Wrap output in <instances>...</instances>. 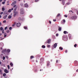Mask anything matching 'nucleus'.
Returning a JSON list of instances; mask_svg holds the SVG:
<instances>
[{
	"instance_id": "0eeeda50",
	"label": "nucleus",
	"mask_w": 78,
	"mask_h": 78,
	"mask_svg": "<svg viewBox=\"0 0 78 78\" xmlns=\"http://www.w3.org/2000/svg\"><path fill=\"white\" fill-rule=\"evenodd\" d=\"M65 22H66V20H63V21L61 22V24H64V23H65Z\"/></svg>"
},
{
	"instance_id": "3c124183",
	"label": "nucleus",
	"mask_w": 78,
	"mask_h": 78,
	"mask_svg": "<svg viewBox=\"0 0 78 78\" xmlns=\"http://www.w3.org/2000/svg\"><path fill=\"white\" fill-rule=\"evenodd\" d=\"M49 23H50V24H51V22L50 21H49Z\"/></svg>"
},
{
	"instance_id": "dca6fc26",
	"label": "nucleus",
	"mask_w": 78,
	"mask_h": 78,
	"mask_svg": "<svg viewBox=\"0 0 78 78\" xmlns=\"http://www.w3.org/2000/svg\"><path fill=\"white\" fill-rule=\"evenodd\" d=\"M59 49L60 50H63V48L61 47H60L59 48Z\"/></svg>"
},
{
	"instance_id": "c756f323",
	"label": "nucleus",
	"mask_w": 78,
	"mask_h": 78,
	"mask_svg": "<svg viewBox=\"0 0 78 78\" xmlns=\"http://www.w3.org/2000/svg\"><path fill=\"white\" fill-rule=\"evenodd\" d=\"M24 28L25 29V30H27V27H24Z\"/></svg>"
},
{
	"instance_id": "f03ea898",
	"label": "nucleus",
	"mask_w": 78,
	"mask_h": 78,
	"mask_svg": "<svg viewBox=\"0 0 78 78\" xmlns=\"http://www.w3.org/2000/svg\"><path fill=\"white\" fill-rule=\"evenodd\" d=\"M20 25H21V24L19 23H18L16 24V26L18 27H19Z\"/></svg>"
},
{
	"instance_id": "412c9836",
	"label": "nucleus",
	"mask_w": 78,
	"mask_h": 78,
	"mask_svg": "<svg viewBox=\"0 0 78 78\" xmlns=\"http://www.w3.org/2000/svg\"><path fill=\"white\" fill-rule=\"evenodd\" d=\"M68 36H69V38H71V36H72V35H71V34H69L68 35Z\"/></svg>"
},
{
	"instance_id": "37998d69",
	"label": "nucleus",
	"mask_w": 78,
	"mask_h": 78,
	"mask_svg": "<svg viewBox=\"0 0 78 78\" xmlns=\"http://www.w3.org/2000/svg\"><path fill=\"white\" fill-rule=\"evenodd\" d=\"M35 2H37L38 1H39V0H35Z\"/></svg>"
},
{
	"instance_id": "423d86ee",
	"label": "nucleus",
	"mask_w": 78,
	"mask_h": 78,
	"mask_svg": "<svg viewBox=\"0 0 78 78\" xmlns=\"http://www.w3.org/2000/svg\"><path fill=\"white\" fill-rule=\"evenodd\" d=\"M24 6L26 8H28V5L27 4H25Z\"/></svg>"
},
{
	"instance_id": "a211bd4d",
	"label": "nucleus",
	"mask_w": 78,
	"mask_h": 78,
	"mask_svg": "<svg viewBox=\"0 0 78 78\" xmlns=\"http://www.w3.org/2000/svg\"><path fill=\"white\" fill-rule=\"evenodd\" d=\"M0 30L1 31H2V30H3V27H1L0 28Z\"/></svg>"
},
{
	"instance_id": "5fc2aeb1",
	"label": "nucleus",
	"mask_w": 78,
	"mask_h": 78,
	"mask_svg": "<svg viewBox=\"0 0 78 78\" xmlns=\"http://www.w3.org/2000/svg\"><path fill=\"white\" fill-rule=\"evenodd\" d=\"M16 5H14V6H13V8H15V7H16Z\"/></svg>"
},
{
	"instance_id": "bf43d9fd",
	"label": "nucleus",
	"mask_w": 78,
	"mask_h": 78,
	"mask_svg": "<svg viewBox=\"0 0 78 78\" xmlns=\"http://www.w3.org/2000/svg\"><path fill=\"white\" fill-rule=\"evenodd\" d=\"M1 25H2V23H1V22H0V26H1Z\"/></svg>"
},
{
	"instance_id": "39448f33",
	"label": "nucleus",
	"mask_w": 78,
	"mask_h": 78,
	"mask_svg": "<svg viewBox=\"0 0 78 78\" xmlns=\"http://www.w3.org/2000/svg\"><path fill=\"white\" fill-rule=\"evenodd\" d=\"M18 14V12H14V17H15L17 15V14Z\"/></svg>"
},
{
	"instance_id": "4be33fe9",
	"label": "nucleus",
	"mask_w": 78,
	"mask_h": 78,
	"mask_svg": "<svg viewBox=\"0 0 78 78\" xmlns=\"http://www.w3.org/2000/svg\"><path fill=\"white\" fill-rule=\"evenodd\" d=\"M12 16H11L10 15L8 16V19H11Z\"/></svg>"
},
{
	"instance_id": "13d9d810",
	"label": "nucleus",
	"mask_w": 78,
	"mask_h": 78,
	"mask_svg": "<svg viewBox=\"0 0 78 78\" xmlns=\"http://www.w3.org/2000/svg\"><path fill=\"white\" fill-rule=\"evenodd\" d=\"M2 70L1 69H0V73H2Z\"/></svg>"
},
{
	"instance_id": "4468645a",
	"label": "nucleus",
	"mask_w": 78,
	"mask_h": 78,
	"mask_svg": "<svg viewBox=\"0 0 78 78\" xmlns=\"http://www.w3.org/2000/svg\"><path fill=\"white\" fill-rule=\"evenodd\" d=\"M63 33L64 34H66V33H67V34H68L67 32V31H65L63 32Z\"/></svg>"
},
{
	"instance_id": "ea45409f",
	"label": "nucleus",
	"mask_w": 78,
	"mask_h": 78,
	"mask_svg": "<svg viewBox=\"0 0 78 78\" xmlns=\"http://www.w3.org/2000/svg\"><path fill=\"white\" fill-rule=\"evenodd\" d=\"M2 33L3 34V33H5V32H4V30H3L2 31Z\"/></svg>"
},
{
	"instance_id": "72a5a7b5",
	"label": "nucleus",
	"mask_w": 78,
	"mask_h": 78,
	"mask_svg": "<svg viewBox=\"0 0 78 78\" xmlns=\"http://www.w3.org/2000/svg\"><path fill=\"white\" fill-rule=\"evenodd\" d=\"M6 20H5L3 22V23H6Z\"/></svg>"
},
{
	"instance_id": "680f3d73",
	"label": "nucleus",
	"mask_w": 78,
	"mask_h": 78,
	"mask_svg": "<svg viewBox=\"0 0 78 78\" xmlns=\"http://www.w3.org/2000/svg\"><path fill=\"white\" fill-rule=\"evenodd\" d=\"M11 10H13V8H12L11 9Z\"/></svg>"
},
{
	"instance_id": "2eb2a0df",
	"label": "nucleus",
	"mask_w": 78,
	"mask_h": 78,
	"mask_svg": "<svg viewBox=\"0 0 78 78\" xmlns=\"http://www.w3.org/2000/svg\"><path fill=\"white\" fill-rule=\"evenodd\" d=\"M10 49H8L7 50V51L8 53H9L10 52Z\"/></svg>"
},
{
	"instance_id": "c9c22d12",
	"label": "nucleus",
	"mask_w": 78,
	"mask_h": 78,
	"mask_svg": "<svg viewBox=\"0 0 78 78\" xmlns=\"http://www.w3.org/2000/svg\"><path fill=\"white\" fill-rule=\"evenodd\" d=\"M3 60H5V57H3Z\"/></svg>"
},
{
	"instance_id": "864d4df0",
	"label": "nucleus",
	"mask_w": 78,
	"mask_h": 78,
	"mask_svg": "<svg viewBox=\"0 0 78 78\" xmlns=\"http://www.w3.org/2000/svg\"><path fill=\"white\" fill-rule=\"evenodd\" d=\"M65 52V53H67V50H66Z\"/></svg>"
},
{
	"instance_id": "20e7f679",
	"label": "nucleus",
	"mask_w": 78,
	"mask_h": 78,
	"mask_svg": "<svg viewBox=\"0 0 78 78\" xmlns=\"http://www.w3.org/2000/svg\"><path fill=\"white\" fill-rule=\"evenodd\" d=\"M16 1H15L13 2L11 4L12 6H13V5H15V4L16 3Z\"/></svg>"
},
{
	"instance_id": "c03bdc74",
	"label": "nucleus",
	"mask_w": 78,
	"mask_h": 78,
	"mask_svg": "<svg viewBox=\"0 0 78 78\" xmlns=\"http://www.w3.org/2000/svg\"><path fill=\"white\" fill-rule=\"evenodd\" d=\"M65 1L64 0H62V2H65Z\"/></svg>"
},
{
	"instance_id": "58836bf2",
	"label": "nucleus",
	"mask_w": 78,
	"mask_h": 78,
	"mask_svg": "<svg viewBox=\"0 0 78 78\" xmlns=\"http://www.w3.org/2000/svg\"><path fill=\"white\" fill-rule=\"evenodd\" d=\"M62 4L63 5H65V2H62Z\"/></svg>"
},
{
	"instance_id": "bb28decb",
	"label": "nucleus",
	"mask_w": 78,
	"mask_h": 78,
	"mask_svg": "<svg viewBox=\"0 0 78 78\" xmlns=\"http://www.w3.org/2000/svg\"><path fill=\"white\" fill-rule=\"evenodd\" d=\"M47 47H48V48H50V45L49 44H48L47 45Z\"/></svg>"
},
{
	"instance_id": "9b49d317",
	"label": "nucleus",
	"mask_w": 78,
	"mask_h": 78,
	"mask_svg": "<svg viewBox=\"0 0 78 78\" xmlns=\"http://www.w3.org/2000/svg\"><path fill=\"white\" fill-rule=\"evenodd\" d=\"M50 64V62L49 61H48L47 62V66H48Z\"/></svg>"
},
{
	"instance_id": "ddd939ff",
	"label": "nucleus",
	"mask_w": 78,
	"mask_h": 78,
	"mask_svg": "<svg viewBox=\"0 0 78 78\" xmlns=\"http://www.w3.org/2000/svg\"><path fill=\"white\" fill-rule=\"evenodd\" d=\"M58 31H61V27H59V26H58Z\"/></svg>"
},
{
	"instance_id": "f257e3e1",
	"label": "nucleus",
	"mask_w": 78,
	"mask_h": 78,
	"mask_svg": "<svg viewBox=\"0 0 78 78\" xmlns=\"http://www.w3.org/2000/svg\"><path fill=\"white\" fill-rule=\"evenodd\" d=\"M21 14H24V12H23V9H21V12H20Z\"/></svg>"
},
{
	"instance_id": "a18cd8bd",
	"label": "nucleus",
	"mask_w": 78,
	"mask_h": 78,
	"mask_svg": "<svg viewBox=\"0 0 78 78\" xmlns=\"http://www.w3.org/2000/svg\"><path fill=\"white\" fill-rule=\"evenodd\" d=\"M6 58H7V59H8V56H5Z\"/></svg>"
},
{
	"instance_id": "774afa93",
	"label": "nucleus",
	"mask_w": 78,
	"mask_h": 78,
	"mask_svg": "<svg viewBox=\"0 0 78 78\" xmlns=\"http://www.w3.org/2000/svg\"><path fill=\"white\" fill-rule=\"evenodd\" d=\"M77 14L78 15V11L77 12Z\"/></svg>"
},
{
	"instance_id": "052dcab7",
	"label": "nucleus",
	"mask_w": 78,
	"mask_h": 78,
	"mask_svg": "<svg viewBox=\"0 0 78 78\" xmlns=\"http://www.w3.org/2000/svg\"><path fill=\"white\" fill-rule=\"evenodd\" d=\"M76 72H78V69H77V70H76Z\"/></svg>"
},
{
	"instance_id": "5701e85b",
	"label": "nucleus",
	"mask_w": 78,
	"mask_h": 78,
	"mask_svg": "<svg viewBox=\"0 0 78 78\" xmlns=\"http://www.w3.org/2000/svg\"><path fill=\"white\" fill-rule=\"evenodd\" d=\"M17 7H16L15 9H14V11H16V10L17 9Z\"/></svg>"
},
{
	"instance_id": "b1692460",
	"label": "nucleus",
	"mask_w": 78,
	"mask_h": 78,
	"mask_svg": "<svg viewBox=\"0 0 78 78\" xmlns=\"http://www.w3.org/2000/svg\"><path fill=\"white\" fill-rule=\"evenodd\" d=\"M10 66H11L12 67V66H13V64H12V63H10Z\"/></svg>"
},
{
	"instance_id": "7ed1b4c3",
	"label": "nucleus",
	"mask_w": 78,
	"mask_h": 78,
	"mask_svg": "<svg viewBox=\"0 0 78 78\" xmlns=\"http://www.w3.org/2000/svg\"><path fill=\"white\" fill-rule=\"evenodd\" d=\"M76 18V16H74L71 17V19H75Z\"/></svg>"
},
{
	"instance_id": "a19ab883",
	"label": "nucleus",
	"mask_w": 78,
	"mask_h": 78,
	"mask_svg": "<svg viewBox=\"0 0 78 78\" xmlns=\"http://www.w3.org/2000/svg\"><path fill=\"white\" fill-rule=\"evenodd\" d=\"M69 4H70V3L69 2H68V3H66V5H69Z\"/></svg>"
},
{
	"instance_id": "f3484780",
	"label": "nucleus",
	"mask_w": 78,
	"mask_h": 78,
	"mask_svg": "<svg viewBox=\"0 0 78 78\" xmlns=\"http://www.w3.org/2000/svg\"><path fill=\"white\" fill-rule=\"evenodd\" d=\"M41 47L43 48H45V46L44 45H43Z\"/></svg>"
},
{
	"instance_id": "7c9ffc66",
	"label": "nucleus",
	"mask_w": 78,
	"mask_h": 78,
	"mask_svg": "<svg viewBox=\"0 0 78 78\" xmlns=\"http://www.w3.org/2000/svg\"><path fill=\"white\" fill-rule=\"evenodd\" d=\"M5 2H6V1H4V2H2V4H3V5H4V4H5Z\"/></svg>"
},
{
	"instance_id": "e433bc0d",
	"label": "nucleus",
	"mask_w": 78,
	"mask_h": 78,
	"mask_svg": "<svg viewBox=\"0 0 78 78\" xmlns=\"http://www.w3.org/2000/svg\"><path fill=\"white\" fill-rule=\"evenodd\" d=\"M77 45L76 44H75L74 45V47H76Z\"/></svg>"
},
{
	"instance_id": "4d7b16f0",
	"label": "nucleus",
	"mask_w": 78,
	"mask_h": 78,
	"mask_svg": "<svg viewBox=\"0 0 78 78\" xmlns=\"http://www.w3.org/2000/svg\"><path fill=\"white\" fill-rule=\"evenodd\" d=\"M7 27H5V30H6V29H7Z\"/></svg>"
},
{
	"instance_id": "0e129e2a",
	"label": "nucleus",
	"mask_w": 78,
	"mask_h": 78,
	"mask_svg": "<svg viewBox=\"0 0 78 78\" xmlns=\"http://www.w3.org/2000/svg\"><path fill=\"white\" fill-rule=\"evenodd\" d=\"M56 62H58V60H57L56 61Z\"/></svg>"
},
{
	"instance_id": "473e14b6",
	"label": "nucleus",
	"mask_w": 78,
	"mask_h": 78,
	"mask_svg": "<svg viewBox=\"0 0 78 78\" xmlns=\"http://www.w3.org/2000/svg\"><path fill=\"white\" fill-rule=\"evenodd\" d=\"M12 29V27H10L9 28V30H11Z\"/></svg>"
},
{
	"instance_id": "1a4fd4ad",
	"label": "nucleus",
	"mask_w": 78,
	"mask_h": 78,
	"mask_svg": "<svg viewBox=\"0 0 78 78\" xmlns=\"http://www.w3.org/2000/svg\"><path fill=\"white\" fill-rule=\"evenodd\" d=\"M57 47V43H55L54 45V48H56Z\"/></svg>"
},
{
	"instance_id": "338daca9",
	"label": "nucleus",
	"mask_w": 78,
	"mask_h": 78,
	"mask_svg": "<svg viewBox=\"0 0 78 78\" xmlns=\"http://www.w3.org/2000/svg\"><path fill=\"white\" fill-rule=\"evenodd\" d=\"M2 34H0V36H2Z\"/></svg>"
},
{
	"instance_id": "6e6552de",
	"label": "nucleus",
	"mask_w": 78,
	"mask_h": 78,
	"mask_svg": "<svg viewBox=\"0 0 78 78\" xmlns=\"http://www.w3.org/2000/svg\"><path fill=\"white\" fill-rule=\"evenodd\" d=\"M51 42V39H49L48 40V44H50Z\"/></svg>"
},
{
	"instance_id": "e2e57ef3",
	"label": "nucleus",
	"mask_w": 78,
	"mask_h": 78,
	"mask_svg": "<svg viewBox=\"0 0 78 78\" xmlns=\"http://www.w3.org/2000/svg\"><path fill=\"white\" fill-rule=\"evenodd\" d=\"M9 1H8L7 2V3H9Z\"/></svg>"
},
{
	"instance_id": "393cba45",
	"label": "nucleus",
	"mask_w": 78,
	"mask_h": 78,
	"mask_svg": "<svg viewBox=\"0 0 78 78\" xmlns=\"http://www.w3.org/2000/svg\"><path fill=\"white\" fill-rule=\"evenodd\" d=\"M33 58H34V56H30V59H33Z\"/></svg>"
},
{
	"instance_id": "a878e982",
	"label": "nucleus",
	"mask_w": 78,
	"mask_h": 78,
	"mask_svg": "<svg viewBox=\"0 0 78 78\" xmlns=\"http://www.w3.org/2000/svg\"><path fill=\"white\" fill-rule=\"evenodd\" d=\"M60 13L58 14L57 15V17H59V16H60Z\"/></svg>"
},
{
	"instance_id": "c85d7f7f",
	"label": "nucleus",
	"mask_w": 78,
	"mask_h": 78,
	"mask_svg": "<svg viewBox=\"0 0 78 78\" xmlns=\"http://www.w3.org/2000/svg\"><path fill=\"white\" fill-rule=\"evenodd\" d=\"M3 76H6V73H3Z\"/></svg>"
},
{
	"instance_id": "69168bd1",
	"label": "nucleus",
	"mask_w": 78,
	"mask_h": 78,
	"mask_svg": "<svg viewBox=\"0 0 78 78\" xmlns=\"http://www.w3.org/2000/svg\"><path fill=\"white\" fill-rule=\"evenodd\" d=\"M0 18H2V16L0 15Z\"/></svg>"
},
{
	"instance_id": "8fccbe9b",
	"label": "nucleus",
	"mask_w": 78,
	"mask_h": 78,
	"mask_svg": "<svg viewBox=\"0 0 78 78\" xmlns=\"http://www.w3.org/2000/svg\"><path fill=\"white\" fill-rule=\"evenodd\" d=\"M69 12H72L73 13V11H72V10H69Z\"/></svg>"
},
{
	"instance_id": "79ce46f5",
	"label": "nucleus",
	"mask_w": 78,
	"mask_h": 78,
	"mask_svg": "<svg viewBox=\"0 0 78 78\" xmlns=\"http://www.w3.org/2000/svg\"><path fill=\"white\" fill-rule=\"evenodd\" d=\"M7 67H8V69H9V65H8L7 66Z\"/></svg>"
},
{
	"instance_id": "6ab92c4d",
	"label": "nucleus",
	"mask_w": 78,
	"mask_h": 78,
	"mask_svg": "<svg viewBox=\"0 0 78 78\" xmlns=\"http://www.w3.org/2000/svg\"><path fill=\"white\" fill-rule=\"evenodd\" d=\"M18 20H22V19L21 18V17H19L18 19Z\"/></svg>"
},
{
	"instance_id": "49530a36",
	"label": "nucleus",
	"mask_w": 78,
	"mask_h": 78,
	"mask_svg": "<svg viewBox=\"0 0 78 78\" xmlns=\"http://www.w3.org/2000/svg\"><path fill=\"white\" fill-rule=\"evenodd\" d=\"M6 32H7L8 33H9V30H7V31H6Z\"/></svg>"
},
{
	"instance_id": "f704fd0d",
	"label": "nucleus",
	"mask_w": 78,
	"mask_h": 78,
	"mask_svg": "<svg viewBox=\"0 0 78 78\" xmlns=\"http://www.w3.org/2000/svg\"><path fill=\"white\" fill-rule=\"evenodd\" d=\"M2 11H5V8H2Z\"/></svg>"
},
{
	"instance_id": "2f4dec72",
	"label": "nucleus",
	"mask_w": 78,
	"mask_h": 78,
	"mask_svg": "<svg viewBox=\"0 0 78 78\" xmlns=\"http://www.w3.org/2000/svg\"><path fill=\"white\" fill-rule=\"evenodd\" d=\"M3 51H4V52H6V51H6V49H5L4 50H3Z\"/></svg>"
},
{
	"instance_id": "4c0bfd02",
	"label": "nucleus",
	"mask_w": 78,
	"mask_h": 78,
	"mask_svg": "<svg viewBox=\"0 0 78 78\" xmlns=\"http://www.w3.org/2000/svg\"><path fill=\"white\" fill-rule=\"evenodd\" d=\"M5 34H6V33H5L4 34V37H6V35Z\"/></svg>"
},
{
	"instance_id": "aec40b11",
	"label": "nucleus",
	"mask_w": 78,
	"mask_h": 78,
	"mask_svg": "<svg viewBox=\"0 0 78 78\" xmlns=\"http://www.w3.org/2000/svg\"><path fill=\"white\" fill-rule=\"evenodd\" d=\"M16 24V22H15L14 24L12 25V27H14V26H15Z\"/></svg>"
},
{
	"instance_id": "09e8293b",
	"label": "nucleus",
	"mask_w": 78,
	"mask_h": 78,
	"mask_svg": "<svg viewBox=\"0 0 78 78\" xmlns=\"http://www.w3.org/2000/svg\"><path fill=\"white\" fill-rule=\"evenodd\" d=\"M3 12H1L0 13L1 15H2V14H3Z\"/></svg>"
},
{
	"instance_id": "603ef678",
	"label": "nucleus",
	"mask_w": 78,
	"mask_h": 78,
	"mask_svg": "<svg viewBox=\"0 0 78 78\" xmlns=\"http://www.w3.org/2000/svg\"><path fill=\"white\" fill-rule=\"evenodd\" d=\"M65 17H67V15H65Z\"/></svg>"
},
{
	"instance_id": "9d476101",
	"label": "nucleus",
	"mask_w": 78,
	"mask_h": 78,
	"mask_svg": "<svg viewBox=\"0 0 78 78\" xmlns=\"http://www.w3.org/2000/svg\"><path fill=\"white\" fill-rule=\"evenodd\" d=\"M4 72L5 73H8V71L6 69H5L4 70Z\"/></svg>"
},
{
	"instance_id": "cd10ccee",
	"label": "nucleus",
	"mask_w": 78,
	"mask_h": 78,
	"mask_svg": "<svg viewBox=\"0 0 78 78\" xmlns=\"http://www.w3.org/2000/svg\"><path fill=\"white\" fill-rule=\"evenodd\" d=\"M11 9H9L8 11V12H11Z\"/></svg>"
},
{
	"instance_id": "6e6d98bb",
	"label": "nucleus",
	"mask_w": 78,
	"mask_h": 78,
	"mask_svg": "<svg viewBox=\"0 0 78 78\" xmlns=\"http://www.w3.org/2000/svg\"><path fill=\"white\" fill-rule=\"evenodd\" d=\"M56 36H58V34H56Z\"/></svg>"
},
{
	"instance_id": "f8f14e48",
	"label": "nucleus",
	"mask_w": 78,
	"mask_h": 78,
	"mask_svg": "<svg viewBox=\"0 0 78 78\" xmlns=\"http://www.w3.org/2000/svg\"><path fill=\"white\" fill-rule=\"evenodd\" d=\"M8 17V15H6L5 16H3V19H6V18Z\"/></svg>"
},
{
	"instance_id": "de8ad7c7",
	"label": "nucleus",
	"mask_w": 78,
	"mask_h": 78,
	"mask_svg": "<svg viewBox=\"0 0 78 78\" xmlns=\"http://www.w3.org/2000/svg\"><path fill=\"white\" fill-rule=\"evenodd\" d=\"M53 21H54V22H56V19H53Z\"/></svg>"
}]
</instances>
